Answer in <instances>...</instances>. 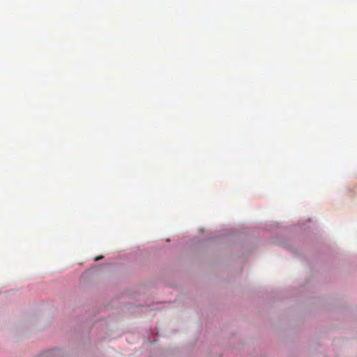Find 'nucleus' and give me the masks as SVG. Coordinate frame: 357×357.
Here are the masks:
<instances>
[{
	"mask_svg": "<svg viewBox=\"0 0 357 357\" xmlns=\"http://www.w3.org/2000/svg\"><path fill=\"white\" fill-rule=\"evenodd\" d=\"M102 256H99V257H96V258L95 259V260H96V261H98V260H99V259H102Z\"/></svg>",
	"mask_w": 357,
	"mask_h": 357,
	"instance_id": "f257e3e1",
	"label": "nucleus"
}]
</instances>
